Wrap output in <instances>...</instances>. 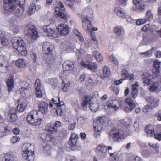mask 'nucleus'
Here are the masks:
<instances>
[{"mask_svg":"<svg viewBox=\"0 0 161 161\" xmlns=\"http://www.w3.org/2000/svg\"><path fill=\"white\" fill-rule=\"evenodd\" d=\"M19 92L24 98H21L18 101V105L17 109L19 112H23L25 109L27 105L26 98L31 95L32 92L31 85L24 81H20L19 82Z\"/></svg>","mask_w":161,"mask_h":161,"instance_id":"obj_1","label":"nucleus"},{"mask_svg":"<svg viewBox=\"0 0 161 161\" xmlns=\"http://www.w3.org/2000/svg\"><path fill=\"white\" fill-rule=\"evenodd\" d=\"M25 0H3L5 12H10L17 17L20 16L23 13L25 10L24 5L21 3L24 2Z\"/></svg>","mask_w":161,"mask_h":161,"instance_id":"obj_2","label":"nucleus"},{"mask_svg":"<svg viewBox=\"0 0 161 161\" xmlns=\"http://www.w3.org/2000/svg\"><path fill=\"white\" fill-rule=\"evenodd\" d=\"M13 47L23 56H25L27 54L26 44L22 38L19 36L13 37L11 40Z\"/></svg>","mask_w":161,"mask_h":161,"instance_id":"obj_3","label":"nucleus"},{"mask_svg":"<svg viewBox=\"0 0 161 161\" xmlns=\"http://www.w3.org/2000/svg\"><path fill=\"white\" fill-rule=\"evenodd\" d=\"M26 120L30 125L33 126H39L43 122L42 119L39 117L38 112L36 110H32L28 114Z\"/></svg>","mask_w":161,"mask_h":161,"instance_id":"obj_4","label":"nucleus"},{"mask_svg":"<svg viewBox=\"0 0 161 161\" xmlns=\"http://www.w3.org/2000/svg\"><path fill=\"white\" fill-rule=\"evenodd\" d=\"M57 27L52 24L41 28L39 31L43 36H52L54 38L58 37L59 34L56 31Z\"/></svg>","mask_w":161,"mask_h":161,"instance_id":"obj_5","label":"nucleus"},{"mask_svg":"<svg viewBox=\"0 0 161 161\" xmlns=\"http://www.w3.org/2000/svg\"><path fill=\"white\" fill-rule=\"evenodd\" d=\"M58 103L54 98H52L51 102L49 103V108L51 109H54L57 108L56 111L57 115L60 116L65 111L66 106L63 102L60 101L59 98H58Z\"/></svg>","mask_w":161,"mask_h":161,"instance_id":"obj_6","label":"nucleus"},{"mask_svg":"<svg viewBox=\"0 0 161 161\" xmlns=\"http://www.w3.org/2000/svg\"><path fill=\"white\" fill-rule=\"evenodd\" d=\"M94 98L93 97L88 96H85L83 99L81 103L83 108L86 109L88 104H89V107L92 111L95 112L96 111L99 106L98 103L97 102H93Z\"/></svg>","mask_w":161,"mask_h":161,"instance_id":"obj_7","label":"nucleus"},{"mask_svg":"<svg viewBox=\"0 0 161 161\" xmlns=\"http://www.w3.org/2000/svg\"><path fill=\"white\" fill-rule=\"evenodd\" d=\"M33 147L31 144L29 143H26L23 144L22 148V155L23 158L29 161L34 159V154L31 150Z\"/></svg>","mask_w":161,"mask_h":161,"instance_id":"obj_8","label":"nucleus"},{"mask_svg":"<svg viewBox=\"0 0 161 161\" xmlns=\"http://www.w3.org/2000/svg\"><path fill=\"white\" fill-rule=\"evenodd\" d=\"M54 11L55 14L65 20H67L70 18V15L66 12L65 9L60 1L57 3V6L55 7Z\"/></svg>","mask_w":161,"mask_h":161,"instance_id":"obj_9","label":"nucleus"},{"mask_svg":"<svg viewBox=\"0 0 161 161\" xmlns=\"http://www.w3.org/2000/svg\"><path fill=\"white\" fill-rule=\"evenodd\" d=\"M109 136L114 141H118L120 140H123L127 136L122 130L118 129H114L111 130Z\"/></svg>","mask_w":161,"mask_h":161,"instance_id":"obj_10","label":"nucleus"},{"mask_svg":"<svg viewBox=\"0 0 161 161\" xmlns=\"http://www.w3.org/2000/svg\"><path fill=\"white\" fill-rule=\"evenodd\" d=\"M25 32L26 36L32 41L37 40L39 37L37 31L33 26L30 25L26 26Z\"/></svg>","mask_w":161,"mask_h":161,"instance_id":"obj_11","label":"nucleus"},{"mask_svg":"<svg viewBox=\"0 0 161 161\" xmlns=\"http://www.w3.org/2000/svg\"><path fill=\"white\" fill-rule=\"evenodd\" d=\"M125 107H123L121 103H119L120 108L126 112L131 111L136 107L135 104L130 97L126 98L125 102Z\"/></svg>","mask_w":161,"mask_h":161,"instance_id":"obj_12","label":"nucleus"},{"mask_svg":"<svg viewBox=\"0 0 161 161\" xmlns=\"http://www.w3.org/2000/svg\"><path fill=\"white\" fill-rule=\"evenodd\" d=\"M62 68L65 74L67 73L73 74L76 70L74 68V64L72 61H66L63 64Z\"/></svg>","mask_w":161,"mask_h":161,"instance_id":"obj_13","label":"nucleus"},{"mask_svg":"<svg viewBox=\"0 0 161 161\" xmlns=\"http://www.w3.org/2000/svg\"><path fill=\"white\" fill-rule=\"evenodd\" d=\"M106 146L103 144L98 145L96 148V153L99 158H104L107 155Z\"/></svg>","mask_w":161,"mask_h":161,"instance_id":"obj_14","label":"nucleus"},{"mask_svg":"<svg viewBox=\"0 0 161 161\" xmlns=\"http://www.w3.org/2000/svg\"><path fill=\"white\" fill-rule=\"evenodd\" d=\"M57 30L60 34L63 36H66L70 31V28L69 25L64 24H60L57 27Z\"/></svg>","mask_w":161,"mask_h":161,"instance_id":"obj_15","label":"nucleus"},{"mask_svg":"<svg viewBox=\"0 0 161 161\" xmlns=\"http://www.w3.org/2000/svg\"><path fill=\"white\" fill-rule=\"evenodd\" d=\"M81 65L85 68L90 70L92 72H95L97 70V64L94 62L93 63H90L89 62L82 61L80 63Z\"/></svg>","mask_w":161,"mask_h":161,"instance_id":"obj_16","label":"nucleus"},{"mask_svg":"<svg viewBox=\"0 0 161 161\" xmlns=\"http://www.w3.org/2000/svg\"><path fill=\"white\" fill-rule=\"evenodd\" d=\"M83 17L87 19H93V11L90 7H87L84 10L81 16V19H82Z\"/></svg>","mask_w":161,"mask_h":161,"instance_id":"obj_17","label":"nucleus"},{"mask_svg":"<svg viewBox=\"0 0 161 161\" xmlns=\"http://www.w3.org/2000/svg\"><path fill=\"white\" fill-rule=\"evenodd\" d=\"M161 62L158 60H155L153 63V78H158L160 75L159 66Z\"/></svg>","mask_w":161,"mask_h":161,"instance_id":"obj_18","label":"nucleus"},{"mask_svg":"<svg viewBox=\"0 0 161 161\" xmlns=\"http://www.w3.org/2000/svg\"><path fill=\"white\" fill-rule=\"evenodd\" d=\"M82 20V27L84 30L87 33L90 32L92 25L91 20L92 19H87L86 18H83Z\"/></svg>","mask_w":161,"mask_h":161,"instance_id":"obj_19","label":"nucleus"},{"mask_svg":"<svg viewBox=\"0 0 161 161\" xmlns=\"http://www.w3.org/2000/svg\"><path fill=\"white\" fill-rule=\"evenodd\" d=\"M9 42V40L4 36L3 32L0 31V49L8 46Z\"/></svg>","mask_w":161,"mask_h":161,"instance_id":"obj_20","label":"nucleus"},{"mask_svg":"<svg viewBox=\"0 0 161 161\" xmlns=\"http://www.w3.org/2000/svg\"><path fill=\"white\" fill-rule=\"evenodd\" d=\"M143 82L147 85H149L153 82V80H155L157 78H153V73L151 75L149 73H144L142 76Z\"/></svg>","mask_w":161,"mask_h":161,"instance_id":"obj_21","label":"nucleus"},{"mask_svg":"<svg viewBox=\"0 0 161 161\" xmlns=\"http://www.w3.org/2000/svg\"><path fill=\"white\" fill-rule=\"evenodd\" d=\"M42 50L44 53L46 54H50L54 48V46L49 42H44L42 46Z\"/></svg>","mask_w":161,"mask_h":161,"instance_id":"obj_22","label":"nucleus"},{"mask_svg":"<svg viewBox=\"0 0 161 161\" xmlns=\"http://www.w3.org/2000/svg\"><path fill=\"white\" fill-rule=\"evenodd\" d=\"M119 103H120L117 100H110L106 103V106L108 108L117 111L119 110Z\"/></svg>","mask_w":161,"mask_h":161,"instance_id":"obj_23","label":"nucleus"},{"mask_svg":"<svg viewBox=\"0 0 161 161\" xmlns=\"http://www.w3.org/2000/svg\"><path fill=\"white\" fill-rule=\"evenodd\" d=\"M8 60L3 55L0 56V72H5L7 69Z\"/></svg>","mask_w":161,"mask_h":161,"instance_id":"obj_24","label":"nucleus"},{"mask_svg":"<svg viewBox=\"0 0 161 161\" xmlns=\"http://www.w3.org/2000/svg\"><path fill=\"white\" fill-rule=\"evenodd\" d=\"M16 158L12 154L3 153L0 155V161H16Z\"/></svg>","mask_w":161,"mask_h":161,"instance_id":"obj_25","label":"nucleus"},{"mask_svg":"<svg viewBox=\"0 0 161 161\" xmlns=\"http://www.w3.org/2000/svg\"><path fill=\"white\" fill-rule=\"evenodd\" d=\"M147 101L150 106L151 108H153L158 106L159 104V100L153 97H148Z\"/></svg>","mask_w":161,"mask_h":161,"instance_id":"obj_26","label":"nucleus"},{"mask_svg":"<svg viewBox=\"0 0 161 161\" xmlns=\"http://www.w3.org/2000/svg\"><path fill=\"white\" fill-rule=\"evenodd\" d=\"M104 122V120L102 117L99 118L96 122H94L93 126L95 131L100 132L102 129V125Z\"/></svg>","mask_w":161,"mask_h":161,"instance_id":"obj_27","label":"nucleus"},{"mask_svg":"<svg viewBox=\"0 0 161 161\" xmlns=\"http://www.w3.org/2000/svg\"><path fill=\"white\" fill-rule=\"evenodd\" d=\"M39 137L44 141H52L54 139V136L49 133H46L44 132H42L39 134Z\"/></svg>","mask_w":161,"mask_h":161,"instance_id":"obj_28","label":"nucleus"},{"mask_svg":"<svg viewBox=\"0 0 161 161\" xmlns=\"http://www.w3.org/2000/svg\"><path fill=\"white\" fill-rule=\"evenodd\" d=\"M15 64L18 67L21 69H24L28 65L27 61L24 58H19L15 62Z\"/></svg>","mask_w":161,"mask_h":161,"instance_id":"obj_29","label":"nucleus"},{"mask_svg":"<svg viewBox=\"0 0 161 161\" xmlns=\"http://www.w3.org/2000/svg\"><path fill=\"white\" fill-rule=\"evenodd\" d=\"M17 25V22L15 20H11L9 22V28L14 33H18L19 31V28Z\"/></svg>","mask_w":161,"mask_h":161,"instance_id":"obj_30","label":"nucleus"},{"mask_svg":"<svg viewBox=\"0 0 161 161\" xmlns=\"http://www.w3.org/2000/svg\"><path fill=\"white\" fill-rule=\"evenodd\" d=\"M62 80V88L63 91L65 92H68L70 88V82L67 78H64L60 76Z\"/></svg>","mask_w":161,"mask_h":161,"instance_id":"obj_31","label":"nucleus"},{"mask_svg":"<svg viewBox=\"0 0 161 161\" xmlns=\"http://www.w3.org/2000/svg\"><path fill=\"white\" fill-rule=\"evenodd\" d=\"M48 103L44 102H41L38 105L39 111L43 114L47 113L48 111Z\"/></svg>","mask_w":161,"mask_h":161,"instance_id":"obj_32","label":"nucleus"},{"mask_svg":"<svg viewBox=\"0 0 161 161\" xmlns=\"http://www.w3.org/2000/svg\"><path fill=\"white\" fill-rule=\"evenodd\" d=\"M114 12L119 17L122 19L125 18L126 14L124 9L120 7H116L114 9Z\"/></svg>","mask_w":161,"mask_h":161,"instance_id":"obj_33","label":"nucleus"},{"mask_svg":"<svg viewBox=\"0 0 161 161\" xmlns=\"http://www.w3.org/2000/svg\"><path fill=\"white\" fill-rule=\"evenodd\" d=\"M94 76L89 75L88 74H83L81 75L79 78V80L82 82L84 80L87 81L90 84H92L93 82Z\"/></svg>","mask_w":161,"mask_h":161,"instance_id":"obj_34","label":"nucleus"},{"mask_svg":"<svg viewBox=\"0 0 161 161\" xmlns=\"http://www.w3.org/2000/svg\"><path fill=\"white\" fill-rule=\"evenodd\" d=\"M102 74L99 75V78L103 79L109 77L110 73L109 68L107 66H104L102 68Z\"/></svg>","mask_w":161,"mask_h":161,"instance_id":"obj_35","label":"nucleus"},{"mask_svg":"<svg viewBox=\"0 0 161 161\" xmlns=\"http://www.w3.org/2000/svg\"><path fill=\"white\" fill-rule=\"evenodd\" d=\"M139 83L136 82V83L132 85L131 95L133 98H136L138 95V89Z\"/></svg>","mask_w":161,"mask_h":161,"instance_id":"obj_36","label":"nucleus"},{"mask_svg":"<svg viewBox=\"0 0 161 161\" xmlns=\"http://www.w3.org/2000/svg\"><path fill=\"white\" fill-rule=\"evenodd\" d=\"M133 2L137 9L141 11L144 10V2L143 0H133Z\"/></svg>","mask_w":161,"mask_h":161,"instance_id":"obj_37","label":"nucleus"},{"mask_svg":"<svg viewBox=\"0 0 161 161\" xmlns=\"http://www.w3.org/2000/svg\"><path fill=\"white\" fill-rule=\"evenodd\" d=\"M146 135L147 136L151 137L154 134V130L153 126L151 124L147 125L145 128Z\"/></svg>","mask_w":161,"mask_h":161,"instance_id":"obj_38","label":"nucleus"},{"mask_svg":"<svg viewBox=\"0 0 161 161\" xmlns=\"http://www.w3.org/2000/svg\"><path fill=\"white\" fill-rule=\"evenodd\" d=\"M9 131L7 124L4 123H1L0 124V133L2 136H5Z\"/></svg>","mask_w":161,"mask_h":161,"instance_id":"obj_39","label":"nucleus"},{"mask_svg":"<svg viewBox=\"0 0 161 161\" xmlns=\"http://www.w3.org/2000/svg\"><path fill=\"white\" fill-rule=\"evenodd\" d=\"M6 83L8 87V91L9 93L13 91L14 87L13 78H11L8 79Z\"/></svg>","mask_w":161,"mask_h":161,"instance_id":"obj_40","label":"nucleus"},{"mask_svg":"<svg viewBox=\"0 0 161 161\" xmlns=\"http://www.w3.org/2000/svg\"><path fill=\"white\" fill-rule=\"evenodd\" d=\"M91 39L90 41L93 42L92 47H93L95 48H97L99 47V43L98 41L95 36V33H91Z\"/></svg>","mask_w":161,"mask_h":161,"instance_id":"obj_41","label":"nucleus"},{"mask_svg":"<svg viewBox=\"0 0 161 161\" xmlns=\"http://www.w3.org/2000/svg\"><path fill=\"white\" fill-rule=\"evenodd\" d=\"M93 56L98 62H101L103 60V58L101 53L97 50H94L92 52Z\"/></svg>","mask_w":161,"mask_h":161,"instance_id":"obj_42","label":"nucleus"},{"mask_svg":"<svg viewBox=\"0 0 161 161\" xmlns=\"http://www.w3.org/2000/svg\"><path fill=\"white\" fill-rule=\"evenodd\" d=\"M110 154V161H122V160L119 157V155L117 152L111 153Z\"/></svg>","mask_w":161,"mask_h":161,"instance_id":"obj_43","label":"nucleus"},{"mask_svg":"<svg viewBox=\"0 0 161 161\" xmlns=\"http://www.w3.org/2000/svg\"><path fill=\"white\" fill-rule=\"evenodd\" d=\"M149 90L151 91H155L158 92L160 91L159 87V84L157 82H155L152 83Z\"/></svg>","mask_w":161,"mask_h":161,"instance_id":"obj_44","label":"nucleus"},{"mask_svg":"<svg viewBox=\"0 0 161 161\" xmlns=\"http://www.w3.org/2000/svg\"><path fill=\"white\" fill-rule=\"evenodd\" d=\"M57 128L53 127L51 123L47 125L45 127V130L51 133H53L57 131Z\"/></svg>","mask_w":161,"mask_h":161,"instance_id":"obj_45","label":"nucleus"},{"mask_svg":"<svg viewBox=\"0 0 161 161\" xmlns=\"http://www.w3.org/2000/svg\"><path fill=\"white\" fill-rule=\"evenodd\" d=\"M124 30L123 27L121 26H117L113 30L114 33L118 36H120L121 35Z\"/></svg>","mask_w":161,"mask_h":161,"instance_id":"obj_46","label":"nucleus"},{"mask_svg":"<svg viewBox=\"0 0 161 161\" xmlns=\"http://www.w3.org/2000/svg\"><path fill=\"white\" fill-rule=\"evenodd\" d=\"M36 6L34 3L31 4L27 11V14L29 15H31L34 14L36 10Z\"/></svg>","mask_w":161,"mask_h":161,"instance_id":"obj_47","label":"nucleus"},{"mask_svg":"<svg viewBox=\"0 0 161 161\" xmlns=\"http://www.w3.org/2000/svg\"><path fill=\"white\" fill-rule=\"evenodd\" d=\"M148 144L149 146L154 149L156 152L157 154L159 153L160 145L159 143H153L152 142H149Z\"/></svg>","mask_w":161,"mask_h":161,"instance_id":"obj_48","label":"nucleus"},{"mask_svg":"<svg viewBox=\"0 0 161 161\" xmlns=\"http://www.w3.org/2000/svg\"><path fill=\"white\" fill-rule=\"evenodd\" d=\"M154 48H152L150 50L144 52L139 53V54L143 57L150 56L153 52Z\"/></svg>","mask_w":161,"mask_h":161,"instance_id":"obj_49","label":"nucleus"},{"mask_svg":"<svg viewBox=\"0 0 161 161\" xmlns=\"http://www.w3.org/2000/svg\"><path fill=\"white\" fill-rule=\"evenodd\" d=\"M77 141L69 140L68 142L69 147L72 150H75L76 146Z\"/></svg>","mask_w":161,"mask_h":161,"instance_id":"obj_50","label":"nucleus"},{"mask_svg":"<svg viewBox=\"0 0 161 161\" xmlns=\"http://www.w3.org/2000/svg\"><path fill=\"white\" fill-rule=\"evenodd\" d=\"M121 122L123 125L127 127H129L132 122L131 120L129 117L126 118L122 120Z\"/></svg>","mask_w":161,"mask_h":161,"instance_id":"obj_51","label":"nucleus"},{"mask_svg":"<svg viewBox=\"0 0 161 161\" xmlns=\"http://www.w3.org/2000/svg\"><path fill=\"white\" fill-rule=\"evenodd\" d=\"M145 19L147 21H150L153 19V14L150 10H147L145 15Z\"/></svg>","mask_w":161,"mask_h":161,"instance_id":"obj_52","label":"nucleus"},{"mask_svg":"<svg viewBox=\"0 0 161 161\" xmlns=\"http://www.w3.org/2000/svg\"><path fill=\"white\" fill-rule=\"evenodd\" d=\"M74 34L78 37L80 41L81 42H83L84 40L81 34L79 32L78 30L76 29H74Z\"/></svg>","mask_w":161,"mask_h":161,"instance_id":"obj_53","label":"nucleus"},{"mask_svg":"<svg viewBox=\"0 0 161 161\" xmlns=\"http://www.w3.org/2000/svg\"><path fill=\"white\" fill-rule=\"evenodd\" d=\"M70 44L69 43H67V44L65 45V44H62L61 46V48L63 49V50L68 51L69 49H72L73 48L72 47L70 46Z\"/></svg>","mask_w":161,"mask_h":161,"instance_id":"obj_54","label":"nucleus"},{"mask_svg":"<svg viewBox=\"0 0 161 161\" xmlns=\"http://www.w3.org/2000/svg\"><path fill=\"white\" fill-rule=\"evenodd\" d=\"M91 39L86 38V40L83 42L84 43V45L85 47L87 48H89L92 47V42H90Z\"/></svg>","mask_w":161,"mask_h":161,"instance_id":"obj_55","label":"nucleus"},{"mask_svg":"<svg viewBox=\"0 0 161 161\" xmlns=\"http://www.w3.org/2000/svg\"><path fill=\"white\" fill-rule=\"evenodd\" d=\"M109 59L114 64L116 65H118L119 64V62L117 58L114 56L111 55L109 57Z\"/></svg>","mask_w":161,"mask_h":161,"instance_id":"obj_56","label":"nucleus"},{"mask_svg":"<svg viewBox=\"0 0 161 161\" xmlns=\"http://www.w3.org/2000/svg\"><path fill=\"white\" fill-rule=\"evenodd\" d=\"M44 150L46 151V156H48L51 155L50 150L51 149V147L49 145H46L43 147Z\"/></svg>","mask_w":161,"mask_h":161,"instance_id":"obj_57","label":"nucleus"},{"mask_svg":"<svg viewBox=\"0 0 161 161\" xmlns=\"http://www.w3.org/2000/svg\"><path fill=\"white\" fill-rule=\"evenodd\" d=\"M65 4L69 7L72 8L75 2L72 0H64Z\"/></svg>","mask_w":161,"mask_h":161,"instance_id":"obj_58","label":"nucleus"},{"mask_svg":"<svg viewBox=\"0 0 161 161\" xmlns=\"http://www.w3.org/2000/svg\"><path fill=\"white\" fill-rule=\"evenodd\" d=\"M20 139V138L19 136H15L11 137L10 140L12 143L14 144L19 142Z\"/></svg>","mask_w":161,"mask_h":161,"instance_id":"obj_59","label":"nucleus"},{"mask_svg":"<svg viewBox=\"0 0 161 161\" xmlns=\"http://www.w3.org/2000/svg\"><path fill=\"white\" fill-rule=\"evenodd\" d=\"M9 121L11 122H15L17 119L18 116L16 114L9 115Z\"/></svg>","mask_w":161,"mask_h":161,"instance_id":"obj_60","label":"nucleus"},{"mask_svg":"<svg viewBox=\"0 0 161 161\" xmlns=\"http://www.w3.org/2000/svg\"><path fill=\"white\" fill-rule=\"evenodd\" d=\"M36 95L37 97L41 98L42 97V92L40 89H36Z\"/></svg>","mask_w":161,"mask_h":161,"instance_id":"obj_61","label":"nucleus"},{"mask_svg":"<svg viewBox=\"0 0 161 161\" xmlns=\"http://www.w3.org/2000/svg\"><path fill=\"white\" fill-rule=\"evenodd\" d=\"M36 89H40L41 88V84L40 80L38 79L36 80L35 83Z\"/></svg>","mask_w":161,"mask_h":161,"instance_id":"obj_62","label":"nucleus"},{"mask_svg":"<svg viewBox=\"0 0 161 161\" xmlns=\"http://www.w3.org/2000/svg\"><path fill=\"white\" fill-rule=\"evenodd\" d=\"M146 21L145 19H139L137 20L136 24L138 25H140L144 24Z\"/></svg>","mask_w":161,"mask_h":161,"instance_id":"obj_63","label":"nucleus"},{"mask_svg":"<svg viewBox=\"0 0 161 161\" xmlns=\"http://www.w3.org/2000/svg\"><path fill=\"white\" fill-rule=\"evenodd\" d=\"M134 75L133 74H128L125 80H134Z\"/></svg>","mask_w":161,"mask_h":161,"instance_id":"obj_64","label":"nucleus"}]
</instances>
